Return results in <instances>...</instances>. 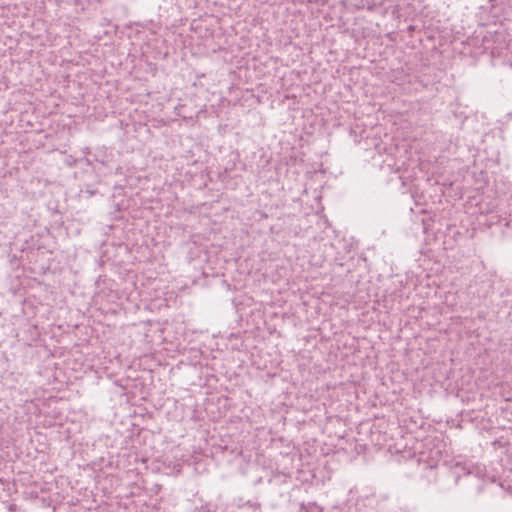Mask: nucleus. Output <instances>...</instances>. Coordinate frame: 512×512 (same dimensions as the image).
I'll list each match as a JSON object with an SVG mask.
<instances>
[{
    "mask_svg": "<svg viewBox=\"0 0 512 512\" xmlns=\"http://www.w3.org/2000/svg\"><path fill=\"white\" fill-rule=\"evenodd\" d=\"M9 509H10L11 512H13L14 511V506L11 505Z\"/></svg>",
    "mask_w": 512,
    "mask_h": 512,
    "instance_id": "1",
    "label": "nucleus"
}]
</instances>
